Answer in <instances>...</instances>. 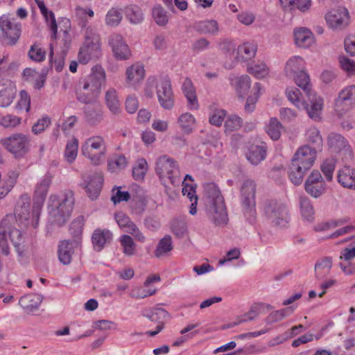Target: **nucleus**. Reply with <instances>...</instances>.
<instances>
[{"instance_id": "f257e3e1", "label": "nucleus", "mask_w": 355, "mask_h": 355, "mask_svg": "<svg viewBox=\"0 0 355 355\" xmlns=\"http://www.w3.org/2000/svg\"><path fill=\"white\" fill-rule=\"evenodd\" d=\"M105 71L102 66H94L90 73L78 82L76 89L77 100L85 104L94 103L101 93V87L105 83Z\"/></svg>"}, {"instance_id": "f03ea898", "label": "nucleus", "mask_w": 355, "mask_h": 355, "mask_svg": "<svg viewBox=\"0 0 355 355\" xmlns=\"http://www.w3.org/2000/svg\"><path fill=\"white\" fill-rule=\"evenodd\" d=\"M73 205L74 197L71 191H67L59 196L51 195L49 205L51 223L59 227L64 225L70 218Z\"/></svg>"}, {"instance_id": "7ed1b4c3", "label": "nucleus", "mask_w": 355, "mask_h": 355, "mask_svg": "<svg viewBox=\"0 0 355 355\" xmlns=\"http://www.w3.org/2000/svg\"><path fill=\"white\" fill-rule=\"evenodd\" d=\"M154 87L156 88L157 100L160 106L166 110H172L175 105V98L170 78L167 76H150L146 83L145 95L149 98L153 97Z\"/></svg>"}, {"instance_id": "20e7f679", "label": "nucleus", "mask_w": 355, "mask_h": 355, "mask_svg": "<svg viewBox=\"0 0 355 355\" xmlns=\"http://www.w3.org/2000/svg\"><path fill=\"white\" fill-rule=\"evenodd\" d=\"M263 212L269 223L275 227H284L291 219L288 206L276 200L266 201L263 205Z\"/></svg>"}, {"instance_id": "39448f33", "label": "nucleus", "mask_w": 355, "mask_h": 355, "mask_svg": "<svg viewBox=\"0 0 355 355\" xmlns=\"http://www.w3.org/2000/svg\"><path fill=\"white\" fill-rule=\"evenodd\" d=\"M81 151L83 155L89 159L92 164L100 165L105 159L106 142L101 136L90 137L82 145Z\"/></svg>"}, {"instance_id": "423d86ee", "label": "nucleus", "mask_w": 355, "mask_h": 355, "mask_svg": "<svg viewBox=\"0 0 355 355\" xmlns=\"http://www.w3.org/2000/svg\"><path fill=\"white\" fill-rule=\"evenodd\" d=\"M304 69V59L299 55H294L286 62L284 72L286 76L293 78L297 85L303 91H309V85H311L310 78Z\"/></svg>"}, {"instance_id": "0eeeda50", "label": "nucleus", "mask_w": 355, "mask_h": 355, "mask_svg": "<svg viewBox=\"0 0 355 355\" xmlns=\"http://www.w3.org/2000/svg\"><path fill=\"white\" fill-rule=\"evenodd\" d=\"M256 191L257 184L254 180L248 179L242 183L240 189L242 210L250 223L254 221L256 217Z\"/></svg>"}, {"instance_id": "6e6552de", "label": "nucleus", "mask_w": 355, "mask_h": 355, "mask_svg": "<svg viewBox=\"0 0 355 355\" xmlns=\"http://www.w3.org/2000/svg\"><path fill=\"white\" fill-rule=\"evenodd\" d=\"M155 171L164 184L167 182L173 184H178L181 181L178 163L167 155H163L158 158Z\"/></svg>"}, {"instance_id": "1a4fd4ad", "label": "nucleus", "mask_w": 355, "mask_h": 355, "mask_svg": "<svg viewBox=\"0 0 355 355\" xmlns=\"http://www.w3.org/2000/svg\"><path fill=\"white\" fill-rule=\"evenodd\" d=\"M0 143L15 158H20L28 152L30 139L23 133H15L1 139Z\"/></svg>"}, {"instance_id": "9d476101", "label": "nucleus", "mask_w": 355, "mask_h": 355, "mask_svg": "<svg viewBox=\"0 0 355 355\" xmlns=\"http://www.w3.org/2000/svg\"><path fill=\"white\" fill-rule=\"evenodd\" d=\"M329 149L335 153L340 154L343 159L349 160L353 157V150L348 141L340 134L331 132L327 138Z\"/></svg>"}, {"instance_id": "9b49d317", "label": "nucleus", "mask_w": 355, "mask_h": 355, "mask_svg": "<svg viewBox=\"0 0 355 355\" xmlns=\"http://www.w3.org/2000/svg\"><path fill=\"white\" fill-rule=\"evenodd\" d=\"M355 107V85H349L343 89L335 100V110L343 114Z\"/></svg>"}, {"instance_id": "f8f14e48", "label": "nucleus", "mask_w": 355, "mask_h": 355, "mask_svg": "<svg viewBox=\"0 0 355 355\" xmlns=\"http://www.w3.org/2000/svg\"><path fill=\"white\" fill-rule=\"evenodd\" d=\"M0 30L8 40V44L14 45L20 37L21 24L6 15H2L0 17Z\"/></svg>"}, {"instance_id": "ddd939ff", "label": "nucleus", "mask_w": 355, "mask_h": 355, "mask_svg": "<svg viewBox=\"0 0 355 355\" xmlns=\"http://www.w3.org/2000/svg\"><path fill=\"white\" fill-rule=\"evenodd\" d=\"M304 189L310 196L315 198H318L324 193L327 186L318 171H313L308 176L304 183Z\"/></svg>"}, {"instance_id": "4468645a", "label": "nucleus", "mask_w": 355, "mask_h": 355, "mask_svg": "<svg viewBox=\"0 0 355 355\" xmlns=\"http://www.w3.org/2000/svg\"><path fill=\"white\" fill-rule=\"evenodd\" d=\"M318 150L309 145L300 146L295 153L291 161L309 170L315 163Z\"/></svg>"}, {"instance_id": "2eb2a0df", "label": "nucleus", "mask_w": 355, "mask_h": 355, "mask_svg": "<svg viewBox=\"0 0 355 355\" xmlns=\"http://www.w3.org/2000/svg\"><path fill=\"white\" fill-rule=\"evenodd\" d=\"M326 21L329 26L335 30H340L349 24V15L345 8H338L326 15Z\"/></svg>"}, {"instance_id": "dca6fc26", "label": "nucleus", "mask_w": 355, "mask_h": 355, "mask_svg": "<svg viewBox=\"0 0 355 355\" xmlns=\"http://www.w3.org/2000/svg\"><path fill=\"white\" fill-rule=\"evenodd\" d=\"M208 218L216 226H223L228 222L225 202L206 205Z\"/></svg>"}, {"instance_id": "f3484780", "label": "nucleus", "mask_w": 355, "mask_h": 355, "mask_svg": "<svg viewBox=\"0 0 355 355\" xmlns=\"http://www.w3.org/2000/svg\"><path fill=\"white\" fill-rule=\"evenodd\" d=\"M308 96L310 101V106L305 102V107L300 110L306 111L308 116L314 121H318L321 118V113L323 108V99L322 97L316 96L311 89V85H309V91H304Z\"/></svg>"}, {"instance_id": "a211bd4d", "label": "nucleus", "mask_w": 355, "mask_h": 355, "mask_svg": "<svg viewBox=\"0 0 355 355\" xmlns=\"http://www.w3.org/2000/svg\"><path fill=\"white\" fill-rule=\"evenodd\" d=\"M109 44L116 59L125 60L130 58L131 51L120 35H112L109 38Z\"/></svg>"}, {"instance_id": "6ab92c4d", "label": "nucleus", "mask_w": 355, "mask_h": 355, "mask_svg": "<svg viewBox=\"0 0 355 355\" xmlns=\"http://www.w3.org/2000/svg\"><path fill=\"white\" fill-rule=\"evenodd\" d=\"M78 241L63 240L58 247V255L60 261L64 265H69L72 261L75 250L80 247Z\"/></svg>"}, {"instance_id": "aec40b11", "label": "nucleus", "mask_w": 355, "mask_h": 355, "mask_svg": "<svg viewBox=\"0 0 355 355\" xmlns=\"http://www.w3.org/2000/svg\"><path fill=\"white\" fill-rule=\"evenodd\" d=\"M102 55L101 44L83 43L80 48L78 60L83 64L98 59Z\"/></svg>"}, {"instance_id": "412c9836", "label": "nucleus", "mask_w": 355, "mask_h": 355, "mask_svg": "<svg viewBox=\"0 0 355 355\" xmlns=\"http://www.w3.org/2000/svg\"><path fill=\"white\" fill-rule=\"evenodd\" d=\"M145 70L143 64L137 62L128 67L125 71V83L128 87L136 88L143 81Z\"/></svg>"}, {"instance_id": "4be33fe9", "label": "nucleus", "mask_w": 355, "mask_h": 355, "mask_svg": "<svg viewBox=\"0 0 355 355\" xmlns=\"http://www.w3.org/2000/svg\"><path fill=\"white\" fill-rule=\"evenodd\" d=\"M53 176L46 173L37 184L35 190L34 207L40 209L46 199Z\"/></svg>"}, {"instance_id": "5701e85b", "label": "nucleus", "mask_w": 355, "mask_h": 355, "mask_svg": "<svg viewBox=\"0 0 355 355\" xmlns=\"http://www.w3.org/2000/svg\"><path fill=\"white\" fill-rule=\"evenodd\" d=\"M103 182V175L101 173L99 172H96L84 180L83 184L86 189L88 196L92 200H94L98 196Z\"/></svg>"}, {"instance_id": "b1692460", "label": "nucleus", "mask_w": 355, "mask_h": 355, "mask_svg": "<svg viewBox=\"0 0 355 355\" xmlns=\"http://www.w3.org/2000/svg\"><path fill=\"white\" fill-rule=\"evenodd\" d=\"M229 81L237 96L239 98H245L251 86L250 78L248 75H231L229 77Z\"/></svg>"}, {"instance_id": "393cba45", "label": "nucleus", "mask_w": 355, "mask_h": 355, "mask_svg": "<svg viewBox=\"0 0 355 355\" xmlns=\"http://www.w3.org/2000/svg\"><path fill=\"white\" fill-rule=\"evenodd\" d=\"M266 152L267 146L266 143L258 141L249 146L246 153V158L252 165H257L265 159Z\"/></svg>"}, {"instance_id": "a878e982", "label": "nucleus", "mask_w": 355, "mask_h": 355, "mask_svg": "<svg viewBox=\"0 0 355 355\" xmlns=\"http://www.w3.org/2000/svg\"><path fill=\"white\" fill-rule=\"evenodd\" d=\"M293 35L295 44L300 48L307 49L315 43L313 33L305 27H298L294 29Z\"/></svg>"}, {"instance_id": "bb28decb", "label": "nucleus", "mask_w": 355, "mask_h": 355, "mask_svg": "<svg viewBox=\"0 0 355 355\" xmlns=\"http://www.w3.org/2000/svg\"><path fill=\"white\" fill-rule=\"evenodd\" d=\"M182 92L187 101V107L190 110H198L199 103L198 101L196 88L191 80L186 78L182 86Z\"/></svg>"}, {"instance_id": "cd10ccee", "label": "nucleus", "mask_w": 355, "mask_h": 355, "mask_svg": "<svg viewBox=\"0 0 355 355\" xmlns=\"http://www.w3.org/2000/svg\"><path fill=\"white\" fill-rule=\"evenodd\" d=\"M337 179L343 187L355 189V168L344 166L338 171Z\"/></svg>"}, {"instance_id": "c85d7f7f", "label": "nucleus", "mask_w": 355, "mask_h": 355, "mask_svg": "<svg viewBox=\"0 0 355 355\" xmlns=\"http://www.w3.org/2000/svg\"><path fill=\"white\" fill-rule=\"evenodd\" d=\"M177 125L180 130L186 134H191L196 126L195 116L189 112H185L179 115L177 118Z\"/></svg>"}, {"instance_id": "c756f323", "label": "nucleus", "mask_w": 355, "mask_h": 355, "mask_svg": "<svg viewBox=\"0 0 355 355\" xmlns=\"http://www.w3.org/2000/svg\"><path fill=\"white\" fill-rule=\"evenodd\" d=\"M203 190L206 196V205L225 202L220 191L215 183H205Z\"/></svg>"}, {"instance_id": "7c9ffc66", "label": "nucleus", "mask_w": 355, "mask_h": 355, "mask_svg": "<svg viewBox=\"0 0 355 355\" xmlns=\"http://www.w3.org/2000/svg\"><path fill=\"white\" fill-rule=\"evenodd\" d=\"M173 249L172 238L170 235H166L161 239L154 251V256L162 259L168 257Z\"/></svg>"}, {"instance_id": "2f4dec72", "label": "nucleus", "mask_w": 355, "mask_h": 355, "mask_svg": "<svg viewBox=\"0 0 355 355\" xmlns=\"http://www.w3.org/2000/svg\"><path fill=\"white\" fill-rule=\"evenodd\" d=\"M43 296L37 293H30L22 296L19 300V305L27 312L38 309Z\"/></svg>"}, {"instance_id": "473e14b6", "label": "nucleus", "mask_w": 355, "mask_h": 355, "mask_svg": "<svg viewBox=\"0 0 355 355\" xmlns=\"http://www.w3.org/2000/svg\"><path fill=\"white\" fill-rule=\"evenodd\" d=\"M112 239V233L108 230H96L92 237L94 248L96 251H101L105 245Z\"/></svg>"}, {"instance_id": "72a5a7b5", "label": "nucleus", "mask_w": 355, "mask_h": 355, "mask_svg": "<svg viewBox=\"0 0 355 355\" xmlns=\"http://www.w3.org/2000/svg\"><path fill=\"white\" fill-rule=\"evenodd\" d=\"M195 29L202 35H217L220 28L217 21L214 19H207L197 22L195 24Z\"/></svg>"}, {"instance_id": "f704fd0d", "label": "nucleus", "mask_w": 355, "mask_h": 355, "mask_svg": "<svg viewBox=\"0 0 355 355\" xmlns=\"http://www.w3.org/2000/svg\"><path fill=\"white\" fill-rule=\"evenodd\" d=\"M299 206L302 218L308 222H313L315 216V209L311 200L306 196L299 197Z\"/></svg>"}, {"instance_id": "c9c22d12", "label": "nucleus", "mask_w": 355, "mask_h": 355, "mask_svg": "<svg viewBox=\"0 0 355 355\" xmlns=\"http://www.w3.org/2000/svg\"><path fill=\"white\" fill-rule=\"evenodd\" d=\"M125 18L132 24H141L144 20V14L141 8L135 4H130L124 8Z\"/></svg>"}, {"instance_id": "e433bc0d", "label": "nucleus", "mask_w": 355, "mask_h": 355, "mask_svg": "<svg viewBox=\"0 0 355 355\" xmlns=\"http://www.w3.org/2000/svg\"><path fill=\"white\" fill-rule=\"evenodd\" d=\"M305 138L307 142L306 145L312 146V148L316 150H320L323 145L322 137L320 130L315 127L309 128L305 132Z\"/></svg>"}, {"instance_id": "4c0bfd02", "label": "nucleus", "mask_w": 355, "mask_h": 355, "mask_svg": "<svg viewBox=\"0 0 355 355\" xmlns=\"http://www.w3.org/2000/svg\"><path fill=\"white\" fill-rule=\"evenodd\" d=\"M142 315L150 321L157 322L158 324L162 323L164 325L165 321L169 317L168 312L162 308H154L145 310L143 311Z\"/></svg>"}, {"instance_id": "58836bf2", "label": "nucleus", "mask_w": 355, "mask_h": 355, "mask_svg": "<svg viewBox=\"0 0 355 355\" xmlns=\"http://www.w3.org/2000/svg\"><path fill=\"white\" fill-rule=\"evenodd\" d=\"M16 94V87L12 83H10L6 88L0 90V107L10 106L13 102Z\"/></svg>"}, {"instance_id": "ea45409f", "label": "nucleus", "mask_w": 355, "mask_h": 355, "mask_svg": "<svg viewBox=\"0 0 355 355\" xmlns=\"http://www.w3.org/2000/svg\"><path fill=\"white\" fill-rule=\"evenodd\" d=\"M303 168L301 165L291 161L288 171V177L295 185H300L302 182L305 173L309 171Z\"/></svg>"}, {"instance_id": "a19ab883", "label": "nucleus", "mask_w": 355, "mask_h": 355, "mask_svg": "<svg viewBox=\"0 0 355 355\" xmlns=\"http://www.w3.org/2000/svg\"><path fill=\"white\" fill-rule=\"evenodd\" d=\"M105 102L107 107L113 114H116L121 110V104L115 89L110 88L105 92Z\"/></svg>"}, {"instance_id": "79ce46f5", "label": "nucleus", "mask_w": 355, "mask_h": 355, "mask_svg": "<svg viewBox=\"0 0 355 355\" xmlns=\"http://www.w3.org/2000/svg\"><path fill=\"white\" fill-rule=\"evenodd\" d=\"M152 17L155 22L159 26H166L169 20V14L159 4L154 6L152 8Z\"/></svg>"}, {"instance_id": "37998d69", "label": "nucleus", "mask_w": 355, "mask_h": 355, "mask_svg": "<svg viewBox=\"0 0 355 355\" xmlns=\"http://www.w3.org/2000/svg\"><path fill=\"white\" fill-rule=\"evenodd\" d=\"M332 267V259L331 257H324L318 260L315 265L316 277L322 278L327 275Z\"/></svg>"}, {"instance_id": "c03bdc74", "label": "nucleus", "mask_w": 355, "mask_h": 355, "mask_svg": "<svg viewBox=\"0 0 355 355\" xmlns=\"http://www.w3.org/2000/svg\"><path fill=\"white\" fill-rule=\"evenodd\" d=\"M182 194L186 196L191 202L189 213L191 215H195L197 212L196 207L198 204V196L196 194V189L193 187L184 184V181L182 182Z\"/></svg>"}, {"instance_id": "a18cd8bd", "label": "nucleus", "mask_w": 355, "mask_h": 355, "mask_svg": "<svg viewBox=\"0 0 355 355\" xmlns=\"http://www.w3.org/2000/svg\"><path fill=\"white\" fill-rule=\"evenodd\" d=\"M257 51V46L254 42H245L239 46L237 51L238 54L243 60H248L253 58Z\"/></svg>"}, {"instance_id": "49530a36", "label": "nucleus", "mask_w": 355, "mask_h": 355, "mask_svg": "<svg viewBox=\"0 0 355 355\" xmlns=\"http://www.w3.org/2000/svg\"><path fill=\"white\" fill-rule=\"evenodd\" d=\"M293 308L287 307L285 309L274 311L271 312L266 318L265 322L267 324H272L274 323L280 322L286 316L291 315L293 312Z\"/></svg>"}, {"instance_id": "de8ad7c7", "label": "nucleus", "mask_w": 355, "mask_h": 355, "mask_svg": "<svg viewBox=\"0 0 355 355\" xmlns=\"http://www.w3.org/2000/svg\"><path fill=\"white\" fill-rule=\"evenodd\" d=\"M248 71L257 78H266L270 72L269 67L265 62H258L248 67Z\"/></svg>"}, {"instance_id": "09e8293b", "label": "nucleus", "mask_w": 355, "mask_h": 355, "mask_svg": "<svg viewBox=\"0 0 355 355\" xmlns=\"http://www.w3.org/2000/svg\"><path fill=\"white\" fill-rule=\"evenodd\" d=\"M128 160L124 155H114L107 161V168L110 172H117L127 166Z\"/></svg>"}, {"instance_id": "8fccbe9b", "label": "nucleus", "mask_w": 355, "mask_h": 355, "mask_svg": "<svg viewBox=\"0 0 355 355\" xmlns=\"http://www.w3.org/2000/svg\"><path fill=\"white\" fill-rule=\"evenodd\" d=\"M285 93L288 101L299 110L302 107H306L305 101L304 100H301V92L297 88L288 87L286 89Z\"/></svg>"}, {"instance_id": "3c124183", "label": "nucleus", "mask_w": 355, "mask_h": 355, "mask_svg": "<svg viewBox=\"0 0 355 355\" xmlns=\"http://www.w3.org/2000/svg\"><path fill=\"white\" fill-rule=\"evenodd\" d=\"M84 224L85 219L82 216H78L72 221L69 231L73 238V241H78L80 243Z\"/></svg>"}, {"instance_id": "603ef678", "label": "nucleus", "mask_w": 355, "mask_h": 355, "mask_svg": "<svg viewBox=\"0 0 355 355\" xmlns=\"http://www.w3.org/2000/svg\"><path fill=\"white\" fill-rule=\"evenodd\" d=\"M119 241L122 247L123 252L125 255L131 257L135 254L136 244L130 235H122L119 239Z\"/></svg>"}, {"instance_id": "864d4df0", "label": "nucleus", "mask_w": 355, "mask_h": 355, "mask_svg": "<svg viewBox=\"0 0 355 355\" xmlns=\"http://www.w3.org/2000/svg\"><path fill=\"white\" fill-rule=\"evenodd\" d=\"M78 148V141L76 139L73 138L68 141L64 150V158L66 161L71 164L74 162L77 157Z\"/></svg>"}, {"instance_id": "5fc2aeb1", "label": "nucleus", "mask_w": 355, "mask_h": 355, "mask_svg": "<svg viewBox=\"0 0 355 355\" xmlns=\"http://www.w3.org/2000/svg\"><path fill=\"white\" fill-rule=\"evenodd\" d=\"M261 89V84L256 83L252 88L253 94L248 96L245 105V110L248 112H252L255 108L256 103L259 97L260 91Z\"/></svg>"}, {"instance_id": "6e6d98bb", "label": "nucleus", "mask_w": 355, "mask_h": 355, "mask_svg": "<svg viewBox=\"0 0 355 355\" xmlns=\"http://www.w3.org/2000/svg\"><path fill=\"white\" fill-rule=\"evenodd\" d=\"M282 126L276 119L272 118L266 127V132L272 140H278L281 136Z\"/></svg>"}, {"instance_id": "4d7b16f0", "label": "nucleus", "mask_w": 355, "mask_h": 355, "mask_svg": "<svg viewBox=\"0 0 355 355\" xmlns=\"http://www.w3.org/2000/svg\"><path fill=\"white\" fill-rule=\"evenodd\" d=\"M263 306V305L262 304H255V303L253 304L250 306V310L241 316L236 324L252 321L257 318L259 315L262 313Z\"/></svg>"}, {"instance_id": "13d9d810", "label": "nucleus", "mask_w": 355, "mask_h": 355, "mask_svg": "<svg viewBox=\"0 0 355 355\" xmlns=\"http://www.w3.org/2000/svg\"><path fill=\"white\" fill-rule=\"evenodd\" d=\"M148 164L146 159H140L132 168V176L136 180H142L146 173Z\"/></svg>"}, {"instance_id": "bf43d9fd", "label": "nucleus", "mask_w": 355, "mask_h": 355, "mask_svg": "<svg viewBox=\"0 0 355 355\" xmlns=\"http://www.w3.org/2000/svg\"><path fill=\"white\" fill-rule=\"evenodd\" d=\"M28 57L34 62H41L45 60L46 51L40 44H34L28 51Z\"/></svg>"}, {"instance_id": "052dcab7", "label": "nucleus", "mask_w": 355, "mask_h": 355, "mask_svg": "<svg viewBox=\"0 0 355 355\" xmlns=\"http://www.w3.org/2000/svg\"><path fill=\"white\" fill-rule=\"evenodd\" d=\"M242 119L236 114L230 115L225 121V132L238 130L242 125Z\"/></svg>"}, {"instance_id": "680f3d73", "label": "nucleus", "mask_w": 355, "mask_h": 355, "mask_svg": "<svg viewBox=\"0 0 355 355\" xmlns=\"http://www.w3.org/2000/svg\"><path fill=\"white\" fill-rule=\"evenodd\" d=\"M336 161L335 159L329 158L325 159L321 164V171L328 181L332 180L333 173L336 167Z\"/></svg>"}, {"instance_id": "e2e57ef3", "label": "nucleus", "mask_w": 355, "mask_h": 355, "mask_svg": "<svg viewBox=\"0 0 355 355\" xmlns=\"http://www.w3.org/2000/svg\"><path fill=\"white\" fill-rule=\"evenodd\" d=\"M121 19V12L115 8L110 9L105 16V23L110 26H116L119 24Z\"/></svg>"}, {"instance_id": "0e129e2a", "label": "nucleus", "mask_w": 355, "mask_h": 355, "mask_svg": "<svg viewBox=\"0 0 355 355\" xmlns=\"http://www.w3.org/2000/svg\"><path fill=\"white\" fill-rule=\"evenodd\" d=\"M17 174L13 173V177L7 178L0 184V199L3 198L12 189L16 182Z\"/></svg>"}, {"instance_id": "69168bd1", "label": "nucleus", "mask_w": 355, "mask_h": 355, "mask_svg": "<svg viewBox=\"0 0 355 355\" xmlns=\"http://www.w3.org/2000/svg\"><path fill=\"white\" fill-rule=\"evenodd\" d=\"M83 43L101 44L100 37L94 28L92 26L86 28Z\"/></svg>"}, {"instance_id": "338daca9", "label": "nucleus", "mask_w": 355, "mask_h": 355, "mask_svg": "<svg viewBox=\"0 0 355 355\" xmlns=\"http://www.w3.org/2000/svg\"><path fill=\"white\" fill-rule=\"evenodd\" d=\"M340 65L343 70L348 75H355V61L345 56H341L339 58Z\"/></svg>"}, {"instance_id": "774afa93", "label": "nucleus", "mask_w": 355, "mask_h": 355, "mask_svg": "<svg viewBox=\"0 0 355 355\" xmlns=\"http://www.w3.org/2000/svg\"><path fill=\"white\" fill-rule=\"evenodd\" d=\"M17 108L26 112H29L31 108V97L25 90H21L19 94V100L17 104Z\"/></svg>"}]
</instances>
